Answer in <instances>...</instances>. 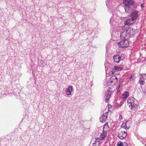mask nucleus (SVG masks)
<instances>
[{"mask_svg": "<svg viewBox=\"0 0 146 146\" xmlns=\"http://www.w3.org/2000/svg\"><path fill=\"white\" fill-rule=\"evenodd\" d=\"M127 121L125 123L123 122L122 125H121V126L123 127L125 129H127L129 128V127L127 126L126 125L127 123Z\"/></svg>", "mask_w": 146, "mask_h": 146, "instance_id": "19", "label": "nucleus"}, {"mask_svg": "<svg viewBox=\"0 0 146 146\" xmlns=\"http://www.w3.org/2000/svg\"><path fill=\"white\" fill-rule=\"evenodd\" d=\"M108 112H105L100 117V120L101 122L104 123L106 121L108 117Z\"/></svg>", "mask_w": 146, "mask_h": 146, "instance_id": "7", "label": "nucleus"}, {"mask_svg": "<svg viewBox=\"0 0 146 146\" xmlns=\"http://www.w3.org/2000/svg\"><path fill=\"white\" fill-rule=\"evenodd\" d=\"M144 5H145L143 3V4H141V6L142 7H144Z\"/></svg>", "mask_w": 146, "mask_h": 146, "instance_id": "26", "label": "nucleus"}, {"mask_svg": "<svg viewBox=\"0 0 146 146\" xmlns=\"http://www.w3.org/2000/svg\"><path fill=\"white\" fill-rule=\"evenodd\" d=\"M127 135L126 132L124 131H120L118 134V137L120 139H123Z\"/></svg>", "mask_w": 146, "mask_h": 146, "instance_id": "8", "label": "nucleus"}, {"mask_svg": "<svg viewBox=\"0 0 146 146\" xmlns=\"http://www.w3.org/2000/svg\"><path fill=\"white\" fill-rule=\"evenodd\" d=\"M112 92L109 89H107L105 93V97L106 98L105 102L108 103L109 101L110 98L111 94Z\"/></svg>", "mask_w": 146, "mask_h": 146, "instance_id": "5", "label": "nucleus"}, {"mask_svg": "<svg viewBox=\"0 0 146 146\" xmlns=\"http://www.w3.org/2000/svg\"><path fill=\"white\" fill-rule=\"evenodd\" d=\"M108 1H109L110 0H107Z\"/></svg>", "mask_w": 146, "mask_h": 146, "instance_id": "29", "label": "nucleus"}, {"mask_svg": "<svg viewBox=\"0 0 146 146\" xmlns=\"http://www.w3.org/2000/svg\"><path fill=\"white\" fill-rule=\"evenodd\" d=\"M126 31L128 34V36H129V37L134 35L136 32L135 30H133L131 28L129 29Z\"/></svg>", "mask_w": 146, "mask_h": 146, "instance_id": "6", "label": "nucleus"}, {"mask_svg": "<svg viewBox=\"0 0 146 146\" xmlns=\"http://www.w3.org/2000/svg\"><path fill=\"white\" fill-rule=\"evenodd\" d=\"M115 70L117 69L118 71H120L123 70L122 68L119 66H115Z\"/></svg>", "mask_w": 146, "mask_h": 146, "instance_id": "21", "label": "nucleus"}, {"mask_svg": "<svg viewBox=\"0 0 146 146\" xmlns=\"http://www.w3.org/2000/svg\"><path fill=\"white\" fill-rule=\"evenodd\" d=\"M117 146H123V143L121 142H118L117 144Z\"/></svg>", "mask_w": 146, "mask_h": 146, "instance_id": "22", "label": "nucleus"}, {"mask_svg": "<svg viewBox=\"0 0 146 146\" xmlns=\"http://www.w3.org/2000/svg\"><path fill=\"white\" fill-rule=\"evenodd\" d=\"M127 31L124 30L120 34V38L121 40L117 43L118 46H121L122 45H128L129 41L127 39L129 38L128 36V34L127 33Z\"/></svg>", "mask_w": 146, "mask_h": 146, "instance_id": "1", "label": "nucleus"}, {"mask_svg": "<svg viewBox=\"0 0 146 146\" xmlns=\"http://www.w3.org/2000/svg\"><path fill=\"white\" fill-rule=\"evenodd\" d=\"M122 119V115H120L119 117V119L120 120H121Z\"/></svg>", "mask_w": 146, "mask_h": 146, "instance_id": "24", "label": "nucleus"}, {"mask_svg": "<svg viewBox=\"0 0 146 146\" xmlns=\"http://www.w3.org/2000/svg\"><path fill=\"white\" fill-rule=\"evenodd\" d=\"M73 90V87L72 86L68 87L66 90V93L67 95H71Z\"/></svg>", "mask_w": 146, "mask_h": 146, "instance_id": "12", "label": "nucleus"}, {"mask_svg": "<svg viewBox=\"0 0 146 146\" xmlns=\"http://www.w3.org/2000/svg\"><path fill=\"white\" fill-rule=\"evenodd\" d=\"M127 46H119V48H123L124 47L127 48Z\"/></svg>", "mask_w": 146, "mask_h": 146, "instance_id": "25", "label": "nucleus"}, {"mask_svg": "<svg viewBox=\"0 0 146 146\" xmlns=\"http://www.w3.org/2000/svg\"><path fill=\"white\" fill-rule=\"evenodd\" d=\"M117 82V77L115 76L111 77L108 82V85L109 86L114 85Z\"/></svg>", "mask_w": 146, "mask_h": 146, "instance_id": "4", "label": "nucleus"}, {"mask_svg": "<svg viewBox=\"0 0 146 146\" xmlns=\"http://www.w3.org/2000/svg\"><path fill=\"white\" fill-rule=\"evenodd\" d=\"M131 16L132 17V19L133 20H135L138 16V12L135 10L133 11L131 13Z\"/></svg>", "mask_w": 146, "mask_h": 146, "instance_id": "11", "label": "nucleus"}, {"mask_svg": "<svg viewBox=\"0 0 146 146\" xmlns=\"http://www.w3.org/2000/svg\"><path fill=\"white\" fill-rule=\"evenodd\" d=\"M121 89V87L119 85L117 89V92H119Z\"/></svg>", "mask_w": 146, "mask_h": 146, "instance_id": "23", "label": "nucleus"}, {"mask_svg": "<svg viewBox=\"0 0 146 146\" xmlns=\"http://www.w3.org/2000/svg\"><path fill=\"white\" fill-rule=\"evenodd\" d=\"M139 82L141 85H143L145 83V78L141 74H140V76H139Z\"/></svg>", "mask_w": 146, "mask_h": 146, "instance_id": "10", "label": "nucleus"}, {"mask_svg": "<svg viewBox=\"0 0 146 146\" xmlns=\"http://www.w3.org/2000/svg\"><path fill=\"white\" fill-rule=\"evenodd\" d=\"M119 57L121 60H122L125 58V55L124 54H121L120 56H119Z\"/></svg>", "mask_w": 146, "mask_h": 146, "instance_id": "20", "label": "nucleus"}, {"mask_svg": "<svg viewBox=\"0 0 146 146\" xmlns=\"http://www.w3.org/2000/svg\"><path fill=\"white\" fill-rule=\"evenodd\" d=\"M134 20L132 19H127L124 22L125 25H129L134 22Z\"/></svg>", "mask_w": 146, "mask_h": 146, "instance_id": "13", "label": "nucleus"}, {"mask_svg": "<svg viewBox=\"0 0 146 146\" xmlns=\"http://www.w3.org/2000/svg\"><path fill=\"white\" fill-rule=\"evenodd\" d=\"M115 70V67L114 66V68L111 69V70L109 72V73L111 74H115V72H118V70H117V69Z\"/></svg>", "mask_w": 146, "mask_h": 146, "instance_id": "17", "label": "nucleus"}, {"mask_svg": "<svg viewBox=\"0 0 146 146\" xmlns=\"http://www.w3.org/2000/svg\"><path fill=\"white\" fill-rule=\"evenodd\" d=\"M133 76H131V77H130V79H134V78H133Z\"/></svg>", "mask_w": 146, "mask_h": 146, "instance_id": "27", "label": "nucleus"}, {"mask_svg": "<svg viewBox=\"0 0 146 146\" xmlns=\"http://www.w3.org/2000/svg\"><path fill=\"white\" fill-rule=\"evenodd\" d=\"M127 102L129 107L132 110L134 108H136L138 106L136 101L133 97L129 98L127 100Z\"/></svg>", "mask_w": 146, "mask_h": 146, "instance_id": "2", "label": "nucleus"}, {"mask_svg": "<svg viewBox=\"0 0 146 146\" xmlns=\"http://www.w3.org/2000/svg\"><path fill=\"white\" fill-rule=\"evenodd\" d=\"M106 5H107V2H106Z\"/></svg>", "mask_w": 146, "mask_h": 146, "instance_id": "28", "label": "nucleus"}, {"mask_svg": "<svg viewBox=\"0 0 146 146\" xmlns=\"http://www.w3.org/2000/svg\"><path fill=\"white\" fill-rule=\"evenodd\" d=\"M104 129H103L104 130H103V132L100 135V138H98L97 139L98 140H99V139L102 140H104L105 139V138L106 137L107 133L106 131H104Z\"/></svg>", "mask_w": 146, "mask_h": 146, "instance_id": "9", "label": "nucleus"}, {"mask_svg": "<svg viewBox=\"0 0 146 146\" xmlns=\"http://www.w3.org/2000/svg\"><path fill=\"white\" fill-rule=\"evenodd\" d=\"M109 45H116L117 42L116 40L111 39L109 41Z\"/></svg>", "mask_w": 146, "mask_h": 146, "instance_id": "15", "label": "nucleus"}, {"mask_svg": "<svg viewBox=\"0 0 146 146\" xmlns=\"http://www.w3.org/2000/svg\"><path fill=\"white\" fill-rule=\"evenodd\" d=\"M99 145V141L97 139H96V140L92 144V146H98Z\"/></svg>", "mask_w": 146, "mask_h": 146, "instance_id": "18", "label": "nucleus"}, {"mask_svg": "<svg viewBox=\"0 0 146 146\" xmlns=\"http://www.w3.org/2000/svg\"><path fill=\"white\" fill-rule=\"evenodd\" d=\"M113 60L115 62L118 63L121 60L120 59L119 56L114 55L113 56Z\"/></svg>", "mask_w": 146, "mask_h": 146, "instance_id": "14", "label": "nucleus"}, {"mask_svg": "<svg viewBox=\"0 0 146 146\" xmlns=\"http://www.w3.org/2000/svg\"><path fill=\"white\" fill-rule=\"evenodd\" d=\"M129 95V92L128 91H125L123 94V96L124 99L127 98Z\"/></svg>", "mask_w": 146, "mask_h": 146, "instance_id": "16", "label": "nucleus"}, {"mask_svg": "<svg viewBox=\"0 0 146 146\" xmlns=\"http://www.w3.org/2000/svg\"><path fill=\"white\" fill-rule=\"evenodd\" d=\"M123 3L125 4V11L128 13L130 9L129 5L134 3V1L132 0H123Z\"/></svg>", "mask_w": 146, "mask_h": 146, "instance_id": "3", "label": "nucleus"}]
</instances>
